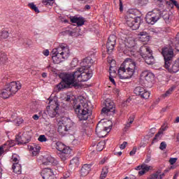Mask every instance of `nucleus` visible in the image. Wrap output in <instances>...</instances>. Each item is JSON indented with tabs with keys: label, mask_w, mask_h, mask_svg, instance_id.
<instances>
[{
	"label": "nucleus",
	"mask_w": 179,
	"mask_h": 179,
	"mask_svg": "<svg viewBox=\"0 0 179 179\" xmlns=\"http://www.w3.org/2000/svg\"><path fill=\"white\" fill-rule=\"evenodd\" d=\"M66 101H71V96L67 95V96L66 97Z\"/></svg>",
	"instance_id": "774afa93"
},
{
	"label": "nucleus",
	"mask_w": 179,
	"mask_h": 179,
	"mask_svg": "<svg viewBox=\"0 0 179 179\" xmlns=\"http://www.w3.org/2000/svg\"><path fill=\"white\" fill-rule=\"evenodd\" d=\"M145 146H146V143H141L140 145H139V148H145Z\"/></svg>",
	"instance_id": "0e129e2a"
},
{
	"label": "nucleus",
	"mask_w": 179,
	"mask_h": 179,
	"mask_svg": "<svg viewBox=\"0 0 179 179\" xmlns=\"http://www.w3.org/2000/svg\"><path fill=\"white\" fill-rule=\"evenodd\" d=\"M136 17V15L134 13H128L126 16V19H135Z\"/></svg>",
	"instance_id": "a18cd8bd"
},
{
	"label": "nucleus",
	"mask_w": 179,
	"mask_h": 179,
	"mask_svg": "<svg viewBox=\"0 0 179 179\" xmlns=\"http://www.w3.org/2000/svg\"><path fill=\"white\" fill-rule=\"evenodd\" d=\"M40 149H41L40 145L36 144H34L33 145L29 147V150L32 156H37L38 153H40Z\"/></svg>",
	"instance_id": "b1692460"
},
{
	"label": "nucleus",
	"mask_w": 179,
	"mask_h": 179,
	"mask_svg": "<svg viewBox=\"0 0 179 179\" xmlns=\"http://www.w3.org/2000/svg\"><path fill=\"white\" fill-rule=\"evenodd\" d=\"M70 166L71 167H78L79 166V158L74 157L70 161Z\"/></svg>",
	"instance_id": "2f4dec72"
},
{
	"label": "nucleus",
	"mask_w": 179,
	"mask_h": 179,
	"mask_svg": "<svg viewBox=\"0 0 179 179\" xmlns=\"http://www.w3.org/2000/svg\"><path fill=\"white\" fill-rule=\"evenodd\" d=\"M141 77L143 78L148 83H152L155 81V75L152 73H149L148 71H143L141 74Z\"/></svg>",
	"instance_id": "a211bd4d"
},
{
	"label": "nucleus",
	"mask_w": 179,
	"mask_h": 179,
	"mask_svg": "<svg viewBox=\"0 0 179 179\" xmlns=\"http://www.w3.org/2000/svg\"><path fill=\"white\" fill-rule=\"evenodd\" d=\"M139 36L141 41H149V35L146 31L140 32Z\"/></svg>",
	"instance_id": "7c9ffc66"
},
{
	"label": "nucleus",
	"mask_w": 179,
	"mask_h": 179,
	"mask_svg": "<svg viewBox=\"0 0 179 179\" xmlns=\"http://www.w3.org/2000/svg\"><path fill=\"white\" fill-rule=\"evenodd\" d=\"M158 2H160L161 4L159 5V6L160 8H162L163 6V4L166 3V0H158Z\"/></svg>",
	"instance_id": "13d9d810"
},
{
	"label": "nucleus",
	"mask_w": 179,
	"mask_h": 179,
	"mask_svg": "<svg viewBox=\"0 0 179 179\" xmlns=\"http://www.w3.org/2000/svg\"><path fill=\"white\" fill-rule=\"evenodd\" d=\"M73 108L78 120L80 121H86L89 116L92 115L93 106L90 102L82 100L79 103H76L73 106Z\"/></svg>",
	"instance_id": "7ed1b4c3"
},
{
	"label": "nucleus",
	"mask_w": 179,
	"mask_h": 179,
	"mask_svg": "<svg viewBox=\"0 0 179 179\" xmlns=\"http://www.w3.org/2000/svg\"><path fill=\"white\" fill-rule=\"evenodd\" d=\"M15 141H16L17 145H25V143H29V140H27V141H24V136H22V137L20 136H16Z\"/></svg>",
	"instance_id": "c756f323"
},
{
	"label": "nucleus",
	"mask_w": 179,
	"mask_h": 179,
	"mask_svg": "<svg viewBox=\"0 0 179 179\" xmlns=\"http://www.w3.org/2000/svg\"><path fill=\"white\" fill-rule=\"evenodd\" d=\"M93 64V59L91 57H87L84 59L80 63L81 68H83L85 71L91 68Z\"/></svg>",
	"instance_id": "412c9836"
},
{
	"label": "nucleus",
	"mask_w": 179,
	"mask_h": 179,
	"mask_svg": "<svg viewBox=\"0 0 179 179\" xmlns=\"http://www.w3.org/2000/svg\"><path fill=\"white\" fill-rule=\"evenodd\" d=\"M49 104L50 106H55V108H53L52 110L48 111V115L51 117V118H54L57 114H58V110H59V104H58V102L55 99H51V98H49Z\"/></svg>",
	"instance_id": "dca6fc26"
},
{
	"label": "nucleus",
	"mask_w": 179,
	"mask_h": 179,
	"mask_svg": "<svg viewBox=\"0 0 179 179\" xmlns=\"http://www.w3.org/2000/svg\"><path fill=\"white\" fill-rule=\"evenodd\" d=\"M91 167L90 164H84L80 169L81 176H87L90 173Z\"/></svg>",
	"instance_id": "393cba45"
},
{
	"label": "nucleus",
	"mask_w": 179,
	"mask_h": 179,
	"mask_svg": "<svg viewBox=\"0 0 179 179\" xmlns=\"http://www.w3.org/2000/svg\"><path fill=\"white\" fill-rule=\"evenodd\" d=\"M162 55L164 59V64L168 66L169 64H172L174 58V50L171 47L162 48Z\"/></svg>",
	"instance_id": "9d476101"
},
{
	"label": "nucleus",
	"mask_w": 179,
	"mask_h": 179,
	"mask_svg": "<svg viewBox=\"0 0 179 179\" xmlns=\"http://www.w3.org/2000/svg\"><path fill=\"white\" fill-rule=\"evenodd\" d=\"M116 43H117V36L114 34L110 35L108 37V42L106 43V48L109 54H111L114 50V48L115 47Z\"/></svg>",
	"instance_id": "2eb2a0df"
},
{
	"label": "nucleus",
	"mask_w": 179,
	"mask_h": 179,
	"mask_svg": "<svg viewBox=\"0 0 179 179\" xmlns=\"http://www.w3.org/2000/svg\"><path fill=\"white\" fill-rule=\"evenodd\" d=\"M140 55L148 65H153L155 64L153 51L150 50V47L145 45L141 46L140 48Z\"/></svg>",
	"instance_id": "0eeeda50"
},
{
	"label": "nucleus",
	"mask_w": 179,
	"mask_h": 179,
	"mask_svg": "<svg viewBox=\"0 0 179 179\" xmlns=\"http://www.w3.org/2000/svg\"><path fill=\"white\" fill-rule=\"evenodd\" d=\"M111 126L106 127V123L99 122L96 125L95 132L99 138H104L111 131Z\"/></svg>",
	"instance_id": "9b49d317"
},
{
	"label": "nucleus",
	"mask_w": 179,
	"mask_h": 179,
	"mask_svg": "<svg viewBox=\"0 0 179 179\" xmlns=\"http://www.w3.org/2000/svg\"><path fill=\"white\" fill-rule=\"evenodd\" d=\"M159 178V173H156L151 176L150 179H157Z\"/></svg>",
	"instance_id": "603ef678"
},
{
	"label": "nucleus",
	"mask_w": 179,
	"mask_h": 179,
	"mask_svg": "<svg viewBox=\"0 0 179 179\" xmlns=\"http://www.w3.org/2000/svg\"><path fill=\"white\" fill-rule=\"evenodd\" d=\"M136 2L140 5H146L148 0H136Z\"/></svg>",
	"instance_id": "49530a36"
},
{
	"label": "nucleus",
	"mask_w": 179,
	"mask_h": 179,
	"mask_svg": "<svg viewBox=\"0 0 179 179\" xmlns=\"http://www.w3.org/2000/svg\"><path fill=\"white\" fill-rule=\"evenodd\" d=\"M107 174H108V169L106 168L103 169L101 173L100 179H105L106 177H107Z\"/></svg>",
	"instance_id": "4c0bfd02"
},
{
	"label": "nucleus",
	"mask_w": 179,
	"mask_h": 179,
	"mask_svg": "<svg viewBox=\"0 0 179 179\" xmlns=\"http://www.w3.org/2000/svg\"><path fill=\"white\" fill-rule=\"evenodd\" d=\"M162 135H163L162 131H160V130L158 131V133L155 135L152 140V143H155V142H157V141H159V139L162 138Z\"/></svg>",
	"instance_id": "e433bc0d"
},
{
	"label": "nucleus",
	"mask_w": 179,
	"mask_h": 179,
	"mask_svg": "<svg viewBox=\"0 0 179 179\" xmlns=\"http://www.w3.org/2000/svg\"><path fill=\"white\" fill-rule=\"evenodd\" d=\"M127 145H128V143L127 141H124L123 143L120 146V149H125V148H127Z\"/></svg>",
	"instance_id": "3c124183"
},
{
	"label": "nucleus",
	"mask_w": 179,
	"mask_h": 179,
	"mask_svg": "<svg viewBox=\"0 0 179 179\" xmlns=\"http://www.w3.org/2000/svg\"><path fill=\"white\" fill-rule=\"evenodd\" d=\"M71 23H76L77 26H83L85 24V18L83 17H71Z\"/></svg>",
	"instance_id": "5701e85b"
},
{
	"label": "nucleus",
	"mask_w": 179,
	"mask_h": 179,
	"mask_svg": "<svg viewBox=\"0 0 179 179\" xmlns=\"http://www.w3.org/2000/svg\"><path fill=\"white\" fill-rule=\"evenodd\" d=\"M150 162V157H148L147 159L145 160V163L148 164Z\"/></svg>",
	"instance_id": "69168bd1"
},
{
	"label": "nucleus",
	"mask_w": 179,
	"mask_h": 179,
	"mask_svg": "<svg viewBox=\"0 0 179 179\" xmlns=\"http://www.w3.org/2000/svg\"><path fill=\"white\" fill-rule=\"evenodd\" d=\"M56 149L59 150V152H64V150H66L68 149H70L69 147L66 146L64 145V143L61 142H57L56 143Z\"/></svg>",
	"instance_id": "cd10ccee"
},
{
	"label": "nucleus",
	"mask_w": 179,
	"mask_h": 179,
	"mask_svg": "<svg viewBox=\"0 0 179 179\" xmlns=\"http://www.w3.org/2000/svg\"><path fill=\"white\" fill-rule=\"evenodd\" d=\"M138 70L136 63L131 59H126L118 69L120 79H130Z\"/></svg>",
	"instance_id": "f257e3e1"
},
{
	"label": "nucleus",
	"mask_w": 179,
	"mask_h": 179,
	"mask_svg": "<svg viewBox=\"0 0 179 179\" xmlns=\"http://www.w3.org/2000/svg\"><path fill=\"white\" fill-rule=\"evenodd\" d=\"M173 5L179 10V4L178 2L176 0H171Z\"/></svg>",
	"instance_id": "864d4df0"
},
{
	"label": "nucleus",
	"mask_w": 179,
	"mask_h": 179,
	"mask_svg": "<svg viewBox=\"0 0 179 179\" xmlns=\"http://www.w3.org/2000/svg\"><path fill=\"white\" fill-rule=\"evenodd\" d=\"M12 169L15 174H22V165L19 163H13Z\"/></svg>",
	"instance_id": "a878e982"
},
{
	"label": "nucleus",
	"mask_w": 179,
	"mask_h": 179,
	"mask_svg": "<svg viewBox=\"0 0 179 179\" xmlns=\"http://www.w3.org/2000/svg\"><path fill=\"white\" fill-rule=\"evenodd\" d=\"M134 92L136 96H140L141 99H149L150 96V92L146 90L143 86L136 87L134 89Z\"/></svg>",
	"instance_id": "ddd939ff"
},
{
	"label": "nucleus",
	"mask_w": 179,
	"mask_h": 179,
	"mask_svg": "<svg viewBox=\"0 0 179 179\" xmlns=\"http://www.w3.org/2000/svg\"><path fill=\"white\" fill-rule=\"evenodd\" d=\"M54 162H55V159L50 155H48L45 157L44 159L43 160V164H44V166H48V164L50 163L52 164Z\"/></svg>",
	"instance_id": "bb28decb"
},
{
	"label": "nucleus",
	"mask_w": 179,
	"mask_h": 179,
	"mask_svg": "<svg viewBox=\"0 0 179 179\" xmlns=\"http://www.w3.org/2000/svg\"><path fill=\"white\" fill-rule=\"evenodd\" d=\"M13 163H19V159L16 158L15 156L12 157Z\"/></svg>",
	"instance_id": "4d7b16f0"
},
{
	"label": "nucleus",
	"mask_w": 179,
	"mask_h": 179,
	"mask_svg": "<svg viewBox=\"0 0 179 179\" xmlns=\"http://www.w3.org/2000/svg\"><path fill=\"white\" fill-rule=\"evenodd\" d=\"M75 124L71 118L69 117H63L62 120L59 122V127L57 129V132L60 136H65V135H68V132L73 128Z\"/></svg>",
	"instance_id": "423d86ee"
},
{
	"label": "nucleus",
	"mask_w": 179,
	"mask_h": 179,
	"mask_svg": "<svg viewBox=\"0 0 179 179\" xmlns=\"http://www.w3.org/2000/svg\"><path fill=\"white\" fill-rule=\"evenodd\" d=\"M128 34H129V31L123 30L121 35L122 40L126 43V47H127V50L130 52L131 55H135V48H134L135 42L129 40V38H128Z\"/></svg>",
	"instance_id": "1a4fd4ad"
},
{
	"label": "nucleus",
	"mask_w": 179,
	"mask_h": 179,
	"mask_svg": "<svg viewBox=\"0 0 179 179\" xmlns=\"http://www.w3.org/2000/svg\"><path fill=\"white\" fill-rule=\"evenodd\" d=\"M59 77L62 79V82L57 85L59 92L62 89H70L71 87L79 89L80 87V84L76 80V71L73 73H63L60 74Z\"/></svg>",
	"instance_id": "f03ea898"
},
{
	"label": "nucleus",
	"mask_w": 179,
	"mask_h": 179,
	"mask_svg": "<svg viewBox=\"0 0 179 179\" xmlns=\"http://www.w3.org/2000/svg\"><path fill=\"white\" fill-rule=\"evenodd\" d=\"M28 6H29V8L32 9V10H34V12H36V13H40V10H38V8H37V6L34 4V3H29Z\"/></svg>",
	"instance_id": "58836bf2"
},
{
	"label": "nucleus",
	"mask_w": 179,
	"mask_h": 179,
	"mask_svg": "<svg viewBox=\"0 0 179 179\" xmlns=\"http://www.w3.org/2000/svg\"><path fill=\"white\" fill-rule=\"evenodd\" d=\"M76 76L78 83L87 82L93 76V72L89 70H85L83 68H79L76 71Z\"/></svg>",
	"instance_id": "6e6552de"
},
{
	"label": "nucleus",
	"mask_w": 179,
	"mask_h": 179,
	"mask_svg": "<svg viewBox=\"0 0 179 179\" xmlns=\"http://www.w3.org/2000/svg\"><path fill=\"white\" fill-rule=\"evenodd\" d=\"M134 120H135L134 116H130L128 120L129 122H127L125 124L124 129H128L129 128H131V124H132V122H134Z\"/></svg>",
	"instance_id": "72a5a7b5"
},
{
	"label": "nucleus",
	"mask_w": 179,
	"mask_h": 179,
	"mask_svg": "<svg viewBox=\"0 0 179 179\" xmlns=\"http://www.w3.org/2000/svg\"><path fill=\"white\" fill-rule=\"evenodd\" d=\"M38 118H40V116L38 115H34L33 116V119L35 120V121H37L38 120Z\"/></svg>",
	"instance_id": "680f3d73"
},
{
	"label": "nucleus",
	"mask_w": 179,
	"mask_h": 179,
	"mask_svg": "<svg viewBox=\"0 0 179 179\" xmlns=\"http://www.w3.org/2000/svg\"><path fill=\"white\" fill-rule=\"evenodd\" d=\"M38 141H39V142H47V137H45V135H41L38 137Z\"/></svg>",
	"instance_id": "37998d69"
},
{
	"label": "nucleus",
	"mask_w": 179,
	"mask_h": 179,
	"mask_svg": "<svg viewBox=\"0 0 179 179\" xmlns=\"http://www.w3.org/2000/svg\"><path fill=\"white\" fill-rule=\"evenodd\" d=\"M160 17H162V14L158 11L157 13H152L151 14H147L145 20L148 24H155Z\"/></svg>",
	"instance_id": "4468645a"
},
{
	"label": "nucleus",
	"mask_w": 179,
	"mask_h": 179,
	"mask_svg": "<svg viewBox=\"0 0 179 179\" xmlns=\"http://www.w3.org/2000/svg\"><path fill=\"white\" fill-rule=\"evenodd\" d=\"M9 37V32L6 30H3L0 32V39L5 40Z\"/></svg>",
	"instance_id": "473e14b6"
},
{
	"label": "nucleus",
	"mask_w": 179,
	"mask_h": 179,
	"mask_svg": "<svg viewBox=\"0 0 179 179\" xmlns=\"http://www.w3.org/2000/svg\"><path fill=\"white\" fill-rule=\"evenodd\" d=\"M43 54L45 57H48V55H50V51L48 50H45L43 52Z\"/></svg>",
	"instance_id": "6e6d98bb"
},
{
	"label": "nucleus",
	"mask_w": 179,
	"mask_h": 179,
	"mask_svg": "<svg viewBox=\"0 0 179 179\" xmlns=\"http://www.w3.org/2000/svg\"><path fill=\"white\" fill-rule=\"evenodd\" d=\"M167 128H169L167 126H162V127L160 128L159 131L164 132V131H167Z\"/></svg>",
	"instance_id": "5fc2aeb1"
},
{
	"label": "nucleus",
	"mask_w": 179,
	"mask_h": 179,
	"mask_svg": "<svg viewBox=\"0 0 179 179\" xmlns=\"http://www.w3.org/2000/svg\"><path fill=\"white\" fill-rule=\"evenodd\" d=\"M166 148H167V144L166 143V142L162 141L160 144L159 149L161 150H164V149H166Z\"/></svg>",
	"instance_id": "c03bdc74"
},
{
	"label": "nucleus",
	"mask_w": 179,
	"mask_h": 179,
	"mask_svg": "<svg viewBox=\"0 0 179 179\" xmlns=\"http://www.w3.org/2000/svg\"><path fill=\"white\" fill-rule=\"evenodd\" d=\"M114 155H115V156H121V155H122V152H116L114 153Z\"/></svg>",
	"instance_id": "e2e57ef3"
},
{
	"label": "nucleus",
	"mask_w": 179,
	"mask_h": 179,
	"mask_svg": "<svg viewBox=\"0 0 179 179\" xmlns=\"http://www.w3.org/2000/svg\"><path fill=\"white\" fill-rule=\"evenodd\" d=\"M126 24H127V26L130 27V29H131V30H136V29H139V23L136 19H134V18L127 19L126 18Z\"/></svg>",
	"instance_id": "f3484780"
},
{
	"label": "nucleus",
	"mask_w": 179,
	"mask_h": 179,
	"mask_svg": "<svg viewBox=\"0 0 179 179\" xmlns=\"http://www.w3.org/2000/svg\"><path fill=\"white\" fill-rule=\"evenodd\" d=\"M8 61V56L5 53L0 52V65L1 64H5Z\"/></svg>",
	"instance_id": "c9c22d12"
},
{
	"label": "nucleus",
	"mask_w": 179,
	"mask_h": 179,
	"mask_svg": "<svg viewBox=\"0 0 179 179\" xmlns=\"http://www.w3.org/2000/svg\"><path fill=\"white\" fill-rule=\"evenodd\" d=\"M52 59L54 64H61L64 59L69 57V48L64 44L60 45L57 48L52 50Z\"/></svg>",
	"instance_id": "20e7f679"
},
{
	"label": "nucleus",
	"mask_w": 179,
	"mask_h": 179,
	"mask_svg": "<svg viewBox=\"0 0 179 179\" xmlns=\"http://www.w3.org/2000/svg\"><path fill=\"white\" fill-rule=\"evenodd\" d=\"M173 92H174V87H172L171 88H169L165 94H164L162 96L163 97H168V96H170V94H171V93H173Z\"/></svg>",
	"instance_id": "ea45409f"
},
{
	"label": "nucleus",
	"mask_w": 179,
	"mask_h": 179,
	"mask_svg": "<svg viewBox=\"0 0 179 179\" xmlns=\"http://www.w3.org/2000/svg\"><path fill=\"white\" fill-rule=\"evenodd\" d=\"M20 89H22V84L19 81L11 82L1 90V97L2 99H9V96L15 94Z\"/></svg>",
	"instance_id": "39448f33"
},
{
	"label": "nucleus",
	"mask_w": 179,
	"mask_h": 179,
	"mask_svg": "<svg viewBox=\"0 0 179 179\" xmlns=\"http://www.w3.org/2000/svg\"><path fill=\"white\" fill-rule=\"evenodd\" d=\"M165 68L171 73H177L179 71V62H176L174 64H168V66L165 64Z\"/></svg>",
	"instance_id": "6ab92c4d"
},
{
	"label": "nucleus",
	"mask_w": 179,
	"mask_h": 179,
	"mask_svg": "<svg viewBox=\"0 0 179 179\" xmlns=\"http://www.w3.org/2000/svg\"><path fill=\"white\" fill-rule=\"evenodd\" d=\"M137 149L138 148L136 147H134L132 150L129 153L130 156H134L136 153Z\"/></svg>",
	"instance_id": "de8ad7c7"
},
{
	"label": "nucleus",
	"mask_w": 179,
	"mask_h": 179,
	"mask_svg": "<svg viewBox=\"0 0 179 179\" xmlns=\"http://www.w3.org/2000/svg\"><path fill=\"white\" fill-rule=\"evenodd\" d=\"M141 170H143L146 173L150 170V166L143 164L141 165Z\"/></svg>",
	"instance_id": "a19ab883"
},
{
	"label": "nucleus",
	"mask_w": 179,
	"mask_h": 179,
	"mask_svg": "<svg viewBox=\"0 0 179 179\" xmlns=\"http://www.w3.org/2000/svg\"><path fill=\"white\" fill-rule=\"evenodd\" d=\"M5 150L3 149V145L0 146V157L2 156V155H5Z\"/></svg>",
	"instance_id": "8fccbe9b"
},
{
	"label": "nucleus",
	"mask_w": 179,
	"mask_h": 179,
	"mask_svg": "<svg viewBox=\"0 0 179 179\" xmlns=\"http://www.w3.org/2000/svg\"><path fill=\"white\" fill-rule=\"evenodd\" d=\"M134 120H135L134 116H130L128 120L129 122H127L125 124L124 129H128L129 128H131V124H132V122H134Z\"/></svg>",
	"instance_id": "f704fd0d"
},
{
	"label": "nucleus",
	"mask_w": 179,
	"mask_h": 179,
	"mask_svg": "<svg viewBox=\"0 0 179 179\" xmlns=\"http://www.w3.org/2000/svg\"><path fill=\"white\" fill-rule=\"evenodd\" d=\"M146 173L143 169H141V171H138V175L139 176H143Z\"/></svg>",
	"instance_id": "052dcab7"
},
{
	"label": "nucleus",
	"mask_w": 179,
	"mask_h": 179,
	"mask_svg": "<svg viewBox=\"0 0 179 179\" xmlns=\"http://www.w3.org/2000/svg\"><path fill=\"white\" fill-rule=\"evenodd\" d=\"M29 108L31 113H37V110H38V105L36 102H31L29 105Z\"/></svg>",
	"instance_id": "c85d7f7f"
},
{
	"label": "nucleus",
	"mask_w": 179,
	"mask_h": 179,
	"mask_svg": "<svg viewBox=\"0 0 179 179\" xmlns=\"http://www.w3.org/2000/svg\"><path fill=\"white\" fill-rule=\"evenodd\" d=\"M178 159L177 158H171L169 159V163L170 164H171V166H173V164H174L175 163H176Z\"/></svg>",
	"instance_id": "09e8293b"
},
{
	"label": "nucleus",
	"mask_w": 179,
	"mask_h": 179,
	"mask_svg": "<svg viewBox=\"0 0 179 179\" xmlns=\"http://www.w3.org/2000/svg\"><path fill=\"white\" fill-rule=\"evenodd\" d=\"M162 16L164 20V22L169 24L171 20H173V13H171L167 12V11H162Z\"/></svg>",
	"instance_id": "4be33fe9"
},
{
	"label": "nucleus",
	"mask_w": 179,
	"mask_h": 179,
	"mask_svg": "<svg viewBox=\"0 0 179 179\" xmlns=\"http://www.w3.org/2000/svg\"><path fill=\"white\" fill-rule=\"evenodd\" d=\"M105 107L101 111V114H108V113H114L115 108L114 107V102L110 99H106L104 102Z\"/></svg>",
	"instance_id": "f8f14e48"
},
{
	"label": "nucleus",
	"mask_w": 179,
	"mask_h": 179,
	"mask_svg": "<svg viewBox=\"0 0 179 179\" xmlns=\"http://www.w3.org/2000/svg\"><path fill=\"white\" fill-rule=\"evenodd\" d=\"M122 1H120V10L122 11Z\"/></svg>",
	"instance_id": "338daca9"
},
{
	"label": "nucleus",
	"mask_w": 179,
	"mask_h": 179,
	"mask_svg": "<svg viewBox=\"0 0 179 179\" xmlns=\"http://www.w3.org/2000/svg\"><path fill=\"white\" fill-rule=\"evenodd\" d=\"M71 156H72V150H71V148H67V150H64L59 153V157L62 162H65V160L69 159Z\"/></svg>",
	"instance_id": "aec40b11"
},
{
	"label": "nucleus",
	"mask_w": 179,
	"mask_h": 179,
	"mask_svg": "<svg viewBox=\"0 0 179 179\" xmlns=\"http://www.w3.org/2000/svg\"><path fill=\"white\" fill-rule=\"evenodd\" d=\"M109 80L111 82V83H113V85H115V80H114V78L113 77L109 76Z\"/></svg>",
	"instance_id": "bf43d9fd"
},
{
	"label": "nucleus",
	"mask_w": 179,
	"mask_h": 179,
	"mask_svg": "<svg viewBox=\"0 0 179 179\" xmlns=\"http://www.w3.org/2000/svg\"><path fill=\"white\" fill-rule=\"evenodd\" d=\"M43 5H52L54 3V0H43Z\"/></svg>",
	"instance_id": "79ce46f5"
}]
</instances>
